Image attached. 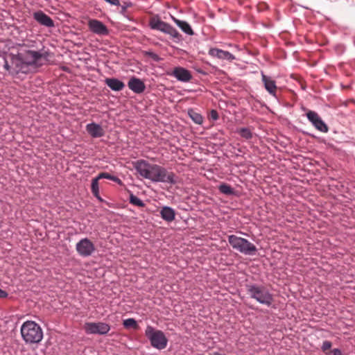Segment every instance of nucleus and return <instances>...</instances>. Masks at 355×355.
I'll return each mask as SVG.
<instances>
[{
	"instance_id": "1",
	"label": "nucleus",
	"mask_w": 355,
	"mask_h": 355,
	"mask_svg": "<svg viewBox=\"0 0 355 355\" xmlns=\"http://www.w3.org/2000/svg\"><path fill=\"white\" fill-rule=\"evenodd\" d=\"M137 172L144 178L154 182H164L171 184L177 183V177L174 173L168 171L165 168L150 164L144 159H139L133 163Z\"/></svg>"
},
{
	"instance_id": "2",
	"label": "nucleus",
	"mask_w": 355,
	"mask_h": 355,
	"mask_svg": "<svg viewBox=\"0 0 355 355\" xmlns=\"http://www.w3.org/2000/svg\"><path fill=\"white\" fill-rule=\"evenodd\" d=\"M47 61V54L35 51H27L23 60L19 58L12 59L11 65L7 62L4 64L5 69L12 75L19 73H26L28 72L29 66L40 67Z\"/></svg>"
},
{
	"instance_id": "3",
	"label": "nucleus",
	"mask_w": 355,
	"mask_h": 355,
	"mask_svg": "<svg viewBox=\"0 0 355 355\" xmlns=\"http://www.w3.org/2000/svg\"><path fill=\"white\" fill-rule=\"evenodd\" d=\"M20 331L23 340L27 344L39 343L43 338L42 328L34 321L24 322Z\"/></svg>"
},
{
	"instance_id": "4",
	"label": "nucleus",
	"mask_w": 355,
	"mask_h": 355,
	"mask_svg": "<svg viewBox=\"0 0 355 355\" xmlns=\"http://www.w3.org/2000/svg\"><path fill=\"white\" fill-rule=\"evenodd\" d=\"M247 292L251 298L260 304L270 306L273 302V295L264 286L251 284L247 286Z\"/></svg>"
},
{
	"instance_id": "5",
	"label": "nucleus",
	"mask_w": 355,
	"mask_h": 355,
	"mask_svg": "<svg viewBox=\"0 0 355 355\" xmlns=\"http://www.w3.org/2000/svg\"><path fill=\"white\" fill-rule=\"evenodd\" d=\"M228 242L233 249L248 255H253L257 252L256 246L248 240L236 235H230Z\"/></svg>"
},
{
	"instance_id": "6",
	"label": "nucleus",
	"mask_w": 355,
	"mask_h": 355,
	"mask_svg": "<svg viewBox=\"0 0 355 355\" xmlns=\"http://www.w3.org/2000/svg\"><path fill=\"white\" fill-rule=\"evenodd\" d=\"M145 335L149 339L152 347L157 349H164L166 347L168 339L161 330H158L152 326H147Z\"/></svg>"
},
{
	"instance_id": "7",
	"label": "nucleus",
	"mask_w": 355,
	"mask_h": 355,
	"mask_svg": "<svg viewBox=\"0 0 355 355\" xmlns=\"http://www.w3.org/2000/svg\"><path fill=\"white\" fill-rule=\"evenodd\" d=\"M149 26L151 29L159 31L176 39H180L181 36L174 27L161 20L157 15L150 17Z\"/></svg>"
},
{
	"instance_id": "8",
	"label": "nucleus",
	"mask_w": 355,
	"mask_h": 355,
	"mask_svg": "<svg viewBox=\"0 0 355 355\" xmlns=\"http://www.w3.org/2000/svg\"><path fill=\"white\" fill-rule=\"evenodd\" d=\"M76 250L80 256L87 257L94 252L96 248L93 242L89 239L85 238L76 243Z\"/></svg>"
},
{
	"instance_id": "9",
	"label": "nucleus",
	"mask_w": 355,
	"mask_h": 355,
	"mask_svg": "<svg viewBox=\"0 0 355 355\" xmlns=\"http://www.w3.org/2000/svg\"><path fill=\"white\" fill-rule=\"evenodd\" d=\"M84 329L89 334H106L110 330V327L108 324L104 322H86L84 325Z\"/></svg>"
},
{
	"instance_id": "10",
	"label": "nucleus",
	"mask_w": 355,
	"mask_h": 355,
	"mask_svg": "<svg viewBox=\"0 0 355 355\" xmlns=\"http://www.w3.org/2000/svg\"><path fill=\"white\" fill-rule=\"evenodd\" d=\"M306 116L309 121L318 130L322 132H328L329 128L327 125L322 121L317 112L312 110H309L306 112Z\"/></svg>"
},
{
	"instance_id": "11",
	"label": "nucleus",
	"mask_w": 355,
	"mask_h": 355,
	"mask_svg": "<svg viewBox=\"0 0 355 355\" xmlns=\"http://www.w3.org/2000/svg\"><path fill=\"white\" fill-rule=\"evenodd\" d=\"M88 27L92 32L97 35H107L109 33L107 26L98 19H89Z\"/></svg>"
},
{
	"instance_id": "12",
	"label": "nucleus",
	"mask_w": 355,
	"mask_h": 355,
	"mask_svg": "<svg viewBox=\"0 0 355 355\" xmlns=\"http://www.w3.org/2000/svg\"><path fill=\"white\" fill-rule=\"evenodd\" d=\"M33 18L36 20L40 24L46 26V27H53L54 26V22L52 19L46 15L43 11L38 10L33 13Z\"/></svg>"
},
{
	"instance_id": "13",
	"label": "nucleus",
	"mask_w": 355,
	"mask_h": 355,
	"mask_svg": "<svg viewBox=\"0 0 355 355\" xmlns=\"http://www.w3.org/2000/svg\"><path fill=\"white\" fill-rule=\"evenodd\" d=\"M171 75L182 82H189L192 78L191 72L189 70L180 67H175L173 69Z\"/></svg>"
},
{
	"instance_id": "14",
	"label": "nucleus",
	"mask_w": 355,
	"mask_h": 355,
	"mask_svg": "<svg viewBox=\"0 0 355 355\" xmlns=\"http://www.w3.org/2000/svg\"><path fill=\"white\" fill-rule=\"evenodd\" d=\"M262 82L266 91L272 96L277 97V89L275 81L264 73L261 74Z\"/></svg>"
},
{
	"instance_id": "15",
	"label": "nucleus",
	"mask_w": 355,
	"mask_h": 355,
	"mask_svg": "<svg viewBox=\"0 0 355 355\" xmlns=\"http://www.w3.org/2000/svg\"><path fill=\"white\" fill-rule=\"evenodd\" d=\"M209 55L212 57H216L219 59L232 61L235 60V56L229 51H223L222 49L212 48L209 51Z\"/></svg>"
},
{
	"instance_id": "16",
	"label": "nucleus",
	"mask_w": 355,
	"mask_h": 355,
	"mask_svg": "<svg viewBox=\"0 0 355 355\" xmlns=\"http://www.w3.org/2000/svg\"><path fill=\"white\" fill-rule=\"evenodd\" d=\"M86 130L94 138L101 137L105 134V131L101 125L95 123L87 124L86 125Z\"/></svg>"
},
{
	"instance_id": "17",
	"label": "nucleus",
	"mask_w": 355,
	"mask_h": 355,
	"mask_svg": "<svg viewBox=\"0 0 355 355\" xmlns=\"http://www.w3.org/2000/svg\"><path fill=\"white\" fill-rule=\"evenodd\" d=\"M128 85L132 91L137 94L142 93L146 89L144 82L135 77L130 79Z\"/></svg>"
},
{
	"instance_id": "18",
	"label": "nucleus",
	"mask_w": 355,
	"mask_h": 355,
	"mask_svg": "<svg viewBox=\"0 0 355 355\" xmlns=\"http://www.w3.org/2000/svg\"><path fill=\"white\" fill-rule=\"evenodd\" d=\"M105 83L113 91H121L125 87V84L122 81L114 78H107Z\"/></svg>"
},
{
	"instance_id": "19",
	"label": "nucleus",
	"mask_w": 355,
	"mask_h": 355,
	"mask_svg": "<svg viewBox=\"0 0 355 355\" xmlns=\"http://www.w3.org/2000/svg\"><path fill=\"white\" fill-rule=\"evenodd\" d=\"M161 217L167 222H171L175 219L174 209L169 207H164L160 211Z\"/></svg>"
},
{
	"instance_id": "20",
	"label": "nucleus",
	"mask_w": 355,
	"mask_h": 355,
	"mask_svg": "<svg viewBox=\"0 0 355 355\" xmlns=\"http://www.w3.org/2000/svg\"><path fill=\"white\" fill-rule=\"evenodd\" d=\"M173 20L177 24V26H178L181 28V30L183 32L189 35H193V31L191 27L187 21L178 19L175 17H173Z\"/></svg>"
},
{
	"instance_id": "21",
	"label": "nucleus",
	"mask_w": 355,
	"mask_h": 355,
	"mask_svg": "<svg viewBox=\"0 0 355 355\" xmlns=\"http://www.w3.org/2000/svg\"><path fill=\"white\" fill-rule=\"evenodd\" d=\"M188 114L195 123L199 124V125L202 123L203 117L202 116V115L196 112L193 110H189L188 111Z\"/></svg>"
},
{
	"instance_id": "22",
	"label": "nucleus",
	"mask_w": 355,
	"mask_h": 355,
	"mask_svg": "<svg viewBox=\"0 0 355 355\" xmlns=\"http://www.w3.org/2000/svg\"><path fill=\"white\" fill-rule=\"evenodd\" d=\"M98 177L94 178L92 181L91 189L93 195L98 199L99 197V188H98Z\"/></svg>"
},
{
	"instance_id": "23",
	"label": "nucleus",
	"mask_w": 355,
	"mask_h": 355,
	"mask_svg": "<svg viewBox=\"0 0 355 355\" xmlns=\"http://www.w3.org/2000/svg\"><path fill=\"white\" fill-rule=\"evenodd\" d=\"M123 324L125 328L130 329L132 328L133 329H138L139 326L137 321L134 318H128L124 320L123 322Z\"/></svg>"
},
{
	"instance_id": "24",
	"label": "nucleus",
	"mask_w": 355,
	"mask_h": 355,
	"mask_svg": "<svg viewBox=\"0 0 355 355\" xmlns=\"http://www.w3.org/2000/svg\"><path fill=\"white\" fill-rule=\"evenodd\" d=\"M97 177H98V179H100V180L102 178H106V179L112 180L113 182H116L119 184H121V180L119 178H117L116 176H114V175H112L108 173H100Z\"/></svg>"
},
{
	"instance_id": "25",
	"label": "nucleus",
	"mask_w": 355,
	"mask_h": 355,
	"mask_svg": "<svg viewBox=\"0 0 355 355\" xmlns=\"http://www.w3.org/2000/svg\"><path fill=\"white\" fill-rule=\"evenodd\" d=\"M218 189L220 193L225 195H232L234 193V190L231 186L225 183L220 184Z\"/></svg>"
},
{
	"instance_id": "26",
	"label": "nucleus",
	"mask_w": 355,
	"mask_h": 355,
	"mask_svg": "<svg viewBox=\"0 0 355 355\" xmlns=\"http://www.w3.org/2000/svg\"><path fill=\"white\" fill-rule=\"evenodd\" d=\"M239 134L246 139H250L252 137V134L250 129L247 128H242L238 130Z\"/></svg>"
},
{
	"instance_id": "27",
	"label": "nucleus",
	"mask_w": 355,
	"mask_h": 355,
	"mask_svg": "<svg viewBox=\"0 0 355 355\" xmlns=\"http://www.w3.org/2000/svg\"><path fill=\"white\" fill-rule=\"evenodd\" d=\"M130 202L141 207L144 206L143 201L133 194H131L130 196Z\"/></svg>"
},
{
	"instance_id": "28",
	"label": "nucleus",
	"mask_w": 355,
	"mask_h": 355,
	"mask_svg": "<svg viewBox=\"0 0 355 355\" xmlns=\"http://www.w3.org/2000/svg\"><path fill=\"white\" fill-rule=\"evenodd\" d=\"M332 346V344L329 340H324L322 343V350L324 352L326 355H329L331 351H329Z\"/></svg>"
},
{
	"instance_id": "29",
	"label": "nucleus",
	"mask_w": 355,
	"mask_h": 355,
	"mask_svg": "<svg viewBox=\"0 0 355 355\" xmlns=\"http://www.w3.org/2000/svg\"><path fill=\"white\" fill-rule=\"evenodd\" d=\"M145 55L151 58L154 61H159L160 60L159 55L152 51H146L145 52Z\"/></svg>"
},
{
	"instance_id": "30",
	"label": "nucleus",
	"mask_w": 355,
	"mask_h": 355,
	"mask_svg": "<svg viewBox=\"0 0 355 355\" xmlns=\"http://www.w3.org/2000/svg\"><path fill=\"white\" fill-rule=\"evenodd\" d=\"M210 116L214 120H217L218 119V114L216 110H212L210 112Z\"/></svg>"
},
{
	"instance_id": "31",
	"label": "nucleus",
	"mask_w": 355,
	"mask_h": 355,
	"mask_svg": "<svg viewBox=\"0 0 355 355\" xmlns=\"http://www.w3.org/2000/svg\"><path fill=\"white\" fill-rule=\"evenodd\" d=\"M331 354H332L333 355H343L342 352L339 349H334L331 352Z\"/></svg>"
},
{
	"instance_id": "32",
	"label": "nucleus",
	"mask_w": 355,
	"mask_h": 355,
	"mask_svg": "<svg viewBox=\"0 0 355 355\" xmlns=\"http://www.w3.org/2000/svg\"><path fill=\"white\" fill-rule=\"evenodd\" d=\"M8 296V293L0 288V297L1 298H6Z\"/></svg>"
},
{
	"instance_id": "33",
	"label": "nucleus",
	"mask_w": 355,
	"mask_h": 355,
	"mask_svg": "<svg viewBox=\"0 0 355 355\" xmlns=\"http://www.w3.org/2000/svg\"><path fill=\"white\" fill-rule=\"evenodd\" d=\"M211 355H225V354H220L218 352H214L213 354H211Z\"/></svg>"
},
{
	"instance_id": "34",
	"label": "nucleus",
	"mask_w": 355,
	"mask_h": 355,
	"mask_svg": "<svg viewBox=\"0 0 355 355\" xmlns=\"http://www.w3.org/2000/svg\"><path fill=\"white\" fill-rule=\"evenodd\" d=\"M122 10H123V11H124V10H125V7H123V8H122Z\"/></svg>"
}]
</instances>
